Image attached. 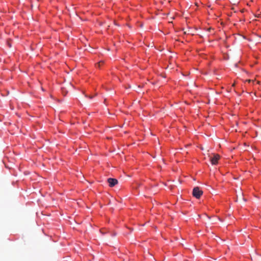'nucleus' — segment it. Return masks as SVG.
<instances>
[{"mask_svg":"<svg viewBox=\"0 0 261 261\" xmlns=\"http://www.w3.org/2000/svg\"><path fill=\"white\" fill-rule=\"evenodd\" d=\"M202 191L198 187L194 188L193 190V195L196 198H199L202 195Z\"/></svg>","mask_w":261,"mask_h":261,"instance_id":"1","label":"nucleus"},{"mask_svg":"<svg viewBox=\"0 0 261 261\" xmlns=\"http://www.w3.org/2000/svg\"><path fill=\"white\" fill-rule=\"evenodd\" d=\"M220 159V156L218 154H214L213 156L210 159L211 164L212 165H217Z\"/></svg>","mask_w":261,"mask_h":261,"instance_id":"2","label":"nucleus"},{"mask_svg":"<svg viewBox=\"0 0 261 261\" xmlns=\"http://www.w3.org/2000/svg\"><path fill=\"white\" fill-rule=\"evenodd\" d=\"M108 182L110 187H113L118 183V180L115 178H109L108 179Z\"/></svg>","mask_w":261,"mask_h":261,"instance_id":"3","label":"nucleus"},{"mask_svg":"<svg viewBox=\"0 0 261 261\" xmlns=\"http://www.w3.org/2000/svg\"><path fill=\"white\" fill-rule=\"evenodd\" d=\"M103 64V61H100L95 64V66L96 68H100V66L101 65H102Z\"/></svg>","mask_w":261,"mask_h":261,"instance_id":"4","label":"nucleus"}]
</instances>
